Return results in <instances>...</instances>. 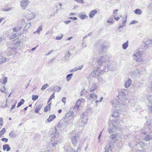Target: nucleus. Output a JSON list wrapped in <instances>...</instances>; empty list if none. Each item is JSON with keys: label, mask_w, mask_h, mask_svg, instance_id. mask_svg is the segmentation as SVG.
<instances>
[{"label": "nucleus", "mask_w": 152, "mask_h": 152, "mask_svg": "<svg viewBox=\"0 0 152 152\" xmlns=\"http://www.w3.org/2000/svg\"><path fill=\"white\" fill-rule=\"evenodd\" d=\"M3 149L4 151L6 150L7 151H8L10 150L11 148L8 144H6L3 145Z\"/></svg>", "instance_id": "nucleus-29"}, {"label": "nucleus", "mask_w": 152, "mask_h": 152, "mask_svg": "<svg viewBox=\"0 0 152 152\" xmlns=\"http://www.w3.org/2000/svg\"><path fill=\"white\" fill-rule=\"evenodd\" d=\"M87 91L86 89H83L82 90L81 92L80 95L82 96L84 94H87Z\"/></svg>", "instance_id": "nucleus-49"}, {"label": "nucleus", "mask_w": 152, "mask_h": 152, "mask_svg": "<svg viewBox=\"0 0 152 152\" xmlns=\"http://www.w3.org/2000/svg\"><path fill=\"white\" fill-rule=\"evenodd\" d=\"M75 116L76 115H74V113L73 111L70 110L66 113L65 118L67 119L70 117H72L73 118H74Z\"/></svg>", "instance_id": "nucleus-15"}, {"label": "nucleus", "mask_w": 152, "mask_h": 152, "mask_svg": "<svg viewBox=\"0 0 152 152\" xmlns=\"http://www.w3.org/2000/svg\"><path fill=\"white\" fill-rule=\"evenodd\" d=\"M21 44V42L20 41H18L16 39H15L11 42V46H12L13 48L16 50L18 48Z\"/></svg>", "instance_id": "nucleus-11"}, {"label": "nucleus", "mask_w": 152, "mask_h": 152, "mask_svg": "<svg viewBox=\"0 0 152 152\" xmlns=\"http://www.w3.org/2000/svg\"><path fill=\"white\" fill-rule=\"evenodd\" d=\"M87 97L90 100H92L93 101H95V103L96 104H97L98 102H101L103 99V98L101 97L99 100H96L97 98V96L96 94L94 93H91L89 96H87Z\"/></svg>", "instance_id": "nucleus-6"}, {"label": "nucleus", "mask_w": 152, "mask_h": 152, "mask_svg": "<svg viewBox=\"0 0 152 152\" xmlns=\"http://www.w3.org/2000/svg\"><path fill=\"white\" fill-rule=\"evenodd\" d=\"M119 100L117 103H115V101L113 104V107H116L118 106L119 107L121 106V105H124V103L125 102L126 98V94L124 93V90H122L120 92L118 95Z\"/></svg>", "instance_id": "nucleus-2"}, {"label": "nucleus", "mask_w": 152, "mask_h": 152, "mask_svg": "<svg viewBox=\"0 0 152 152\" xmlns=\"http://www.w3.org/2000/svg\"><path fill=\"white\" fill-rule=\"evenodd\" d=\"M142 50H141V49H139L137 50L136 53L134 54H137V55H140L141 56V55L142 54Z\"/></svg>", "instance_id": "nucleus-44"}, {"label": "nucleus", "mask_w": 152, "mask_h": 152, "mask_svg": "<svg viewBox=\"0 0 152 152\" xmlns=\"http://www.w3.org/2000/svg\"><path fill=\"white\" fill-rule=\"evenodd\" d=\"M81 117V118L79 120V126L81 127H84L87 123L88 118L83 113Z\"/></svg>", "instance_id": "nucleus-7"}, {"label": "nucleus", "mask_w": 152, "mask_h": 152, "mask_svg": "<svg viewBox=\"0 0 152 152\" xmlns=\"http://www.w3.org/2000/svg\"><path fill=\"white\" fill-rule=\"evenodd\" d=\"M107 49V48L106 46L104 45L102 46L101 47V50H100L99 51V54H103L105 53Z\"/></svg>", "instance_id": "nucleus-22"}, {"label": "nucleus", "mask_w": 152, "mask_h": 152, "mask_svg": "<svg viewBox=\"0 0 152 152\" xmlns=\"http://www.w3.org/2000/svg\"><path fill=\"white\" fill-rule=\"evenodd\" d=\"M112 117H113L115 118H118L119 116V112L117 109L114 110L113 114L112 115Z\"/></svg>", "instance_id": "nucleus-20"}, {"label": "nucleus", "mask_w": 152, "mask_h": 152, "mask_svg": "<svg viewBox=\"0 0 152 152\" xmlns=\"http://www.w3.org/2000/svg\"><path fill=\"white\" fill-rule=\"evenodd\" d=\"M42 25H40L39 27L37 28L36 32L37 33L39 34L40 31L42 30Z\"/></svg>", "instance_id": "nucleus-43"}, {"label": "nucleus", "mask_w": 152, "mask_h": 152, "mask_svg": "<svg viewBox=\"0 0 152 152\" xmlns=\"http://www.w3.org/2000/svg\"><path fill=\"white\" fill-rule=\"evenodd\" d=\"M36 16V14L34 13L31 12L27 13L25 15V18L26 19L30 20L34 18Z\"/></svg>", "instance_id": "nucleus-12"}, {"label": "nucleus", "mask_w": 152, "mask_h": 152, "mask_svg": "<svg viewBox=\"0 0 152 152\" xmlns=\"http://www.w3.org/2000/svg\"><path fill=\"white\" fill-rule=\"evenodd\" d=\"M100 69H101V70H99V68L97 67L93 71L91 74L93 77L97 76H99L100 75L103 74L104 72H107L108 70V67L105 68H104V67H103V68L101 67Z\"/></svg>", "instance_id": "nucleus-5"}, {"label": "nucleus", "mask_w": 152, "mask_h": 152, "mask_svg": "<svg viewBox=\"0 0 152 152\" xmlns=\"http://www.w3.org/2000/svg\"><path fill=\"white\" fill-rule=\"evenodd\" d=\"M18 23L22 26V27L24 26L25 25L24 27V31H26L31 25V22H29L28 23H26L25 19H22L20 22H18Z\"/></svg>", "instance_id": "nucleus-8"}, {"label": "nucleus", "mask_w": 152, "mask_h": 152, "mask_svg": "<svg viewBox=\"0 0 152 152\" xmlns=\"http://www.w3.org/2000/svg\"><path fill=\"white\" fill-rule=\"evenodd\" d=\"M54 94L55 92H54L50 96V98H49L50 99H51V100L53 98L55 97V95H54Z\"/></svg>", "instance_id": "nucleus-61"}, {"label": "nucleus", "mask_w": 152, "mask_h": 152, "mask_svg": "<svg viewBox=\"0 0 152 152\" xmlns=\"http://www.w3.org/2000/svg\"><path fill=\"white\" fill-rule=\"evenodd\" d=\"M137 22L135 20H132L130 23V25L135 24Z\"/></svg>", "instance_id": "nucleus-64"}, {"label": "nucleus", "mask_w": 152, "mask_h": 152, "mask_svg": "<svg viewBox=\"0 0 152 152\" xmlns=\"http://www.w3.org/2000/svg\"><path fill=\"white\" fill-rule=\"evenodd\" d=\"M148 99L149 102L152 103V96H149L148 97Z\"/></svg>", "instance_id": "nucleus-54"}, {"label": "nucleus", "mask_w": 152, "mask_h": 152, "mask_svg": "<svg viewBox=\"0 0 152 152\" xmlns=\"http://www.w3.org/2000/svg\"><path fill=\"white\" fill-rule=\"evenodd\" d=\"M43 104L42 103H40L38 105L35 109L34 112L36 113H38L39 111L41 110Z\"/></svg>", "instance_id": "nucleus-24"}, {"label": "nucleus", "mask_w": 152, "mask_h": 152, "mask_svg": "<svg viewBox=\"0 0 152 152\" xmlns=\"http://www.w3.org/2000/svg\"><path fill=\"white\" fill-rule=\"evenodd\" d=\"M152 44V39H147L146 40L144 41L142 43V45L144 47V49H146L149 46Z\"/></svg>", "instance_id": "nucleus-10"}, {"label": "nucleus", "mask_w": 152, "mask_h": 152, "mask_svg": "<svg viewBox=\"0 0 152 152\" xmlns=\"http://www.w3.org/2000/svg\"><path fill=\"white\" fill-rule=\"evenodd\" d=\"M74 1H77V2L81 4H83L84 3V1L83 0H74Z\"/></svg>", "instance_id": "nucleus-56"}, {"label": "nucleus", "mask_w": 152, "mask_h": 152, "mask_svg": "<svg viewBox=\"0 0 152 152\" xmlns=\"http://www.w3.org/2000/svg\"><path fill=\"white\" fill-rule=\"evenodd\" d=\"M91 34H92V33H90L88 34V35H86L83 38H87L88 37H90L91 36Z\"/></svg>", "instance_id": "nucleus-62"}, {"label": "nucleus", "mask_w": 152, "mask_h": 152, "mask_svg": "<svg viewBox=\"0 0 152 152\" xmlns=\"http://www.w3.org/2000/svg\"><path fill=\"white\" fill-rule=\"evenodd\" d=\"M109 57L106 56H102L97 61V63L99 66H101V67L103 68H108V70H111L110 67H112V65L109 66Z\"/></svg>", "instance_id": "nucleus-1"}, {"label": "nucleus", "mask_w": 152, "mask_h": 152, "mask_svg": "<svg viewBox=\"0 0 152 152\" xmlns=\"http://www.w3.org/2000/svg\"><path fill=\"white\" fill-rule=\"evenodd\" d=\"M1 140L3 141H5L6 142H7L8 140V139L7 138H3L1 139Z\"/></svg>", "instance_id": "nucleus-59"}, {"label": "nucleus", "mask_w": 152, "mask_h": 152, "mask_svg": "<svg viewBox=\"0 0 152 152\" xmlns=\"http://www.w3.org/2000/svg\"><path fill=\"white\" fill-rule=\"evenodd\" d=\"M6 132L5 129L4 128L2 129L1 130L0 132V136L4 134Z\"/></svg>", "instance_id": "nucleus-52"}, {"label": "nucleus", "mask_w": 152, "mask_h": 152, "mask_svg": "<svg viewBox=\"0 0 152 152\" xmlns=\"http://www.w3.org/2000/svg\"><path fill=\"white\" fill-rule=\"evenodd\" d=\"M73 75V74H70L66 76V79L67 81H69L72 79V76Z\"/></svg>", "instance_id": "nucleus-40"}, {"label": "nucleus", "mask_w": 152, "mask_h": 152, "mask_svg": "<svg viewBox=\"0 0 152 152\" xmlns=\"http://www.w3.org/2000/svg\"><path fill=\"white\" fill-rule=\"evenodd\" d=\"M19 24H20L18 23ZM22 28V26L20 25H18V26L17 28L15 27L13 28V31L14 32H17L20 29Z\"/></svg>", "instance_id": "nucleus-31"}, {"label": "nucleus", "mask_w": 152, "mask_h": 152, "mask_svg": "<svg viewBox=\"0 0 152 152\" xmlns=\"http://www.w3.org/2000/svg\"><path fill=\"white\" fill-rule=\"evenodd\" d=\"M148 108L150 112H152V107L151 106H148Z\"/></svg>", "instance_id": "nucleus-60"}, {"label": "nucleus", "mask_w": 152, "mask_h": 152, "mask_svg": "<svg viewBox=\"0 0 152 152\" xmlns=\"http://www.w3.org/2000/svg\"><path fill=\"white\" fill-rule=\"evenodd\" d=\"M152 139V131L151 132L150 134L147 135L145 137V140L147 141H148Z\"/></svg>", "instance_id": "nucleus-28"}, {"label": "nucleus", "mask_w": 152, "mask_h": 152, "mask_svg": "<svg viewBox=\"0 0 152 152\" xmlns=\"http://www.w3.org/2000/svg\"><path fill=\"white\" fill-rule=\"evenodd\" d=\"M86 17H88V16L85 15H81L79 16L80 18L82 20L84 19Z\"/></svg>", "instance_id": "nucleus-53"}, {"label": "nucleus", "mask_w": 152, "mask_h": 152, "mask_svg": "<svg viewBox=\"0 0 152 152\" xmlns=\"http://www.w3.org/2000/svg\"><path fill=\"white\" fill-rule=\"evenodd\" d=\"M49 85L48 84H44L42 87L41 89L42 90H45L47 88L49 87Z\"/></svg>", "instance_id": "nucleus-50"}, {"label": "nucleus", "mask_w": 152, "mask_h": 152, "mask_svg": "<svg viewBox=\"0 0 152 152\" xmlns=\"http://www.w3.org/2000/svg\"><path fill=\"white\" fill-rule=\"evenodd\" d=\"M118 121L117 119H113L111 122V124H110V126L108 127V129L110 133L115 132V131L119 130L121 128V126L119 125Z\"/></svg>", "instance_id": "nucleus-4"}, {"label": "nucleus", "mask_w": 152, "mask_h": 152, "mask_svg": "<svg viewBox=\"0 0 152 152\" xmlns=\"http://www.w3.org/2000/svg\"><path fill=\"white\" fill-rule=\"evenodd\" d=\"M29 3V0H22L20 1V6L22 9L25 10Z\"/></svg>", "instance_id": "nucleus-13"}, {"label": "nucleus", "mask_w": 152, "mask_h": 152, "mask_svg": "<svg viewBox=\"0 0 152 152\" xmlns=\"http://www.w3.org/2000/svg\"><path fill=\"white\" fill-rule=\"evenodd\" d=\"M6 60V59L3 57H0V64H3L5 63Z\"/></svg>", "instance_id": "nucleus-42"}, {"label": "nucleus", "mask_w": 152, "mask_h": 152, "mask_svg": "<svg viewBox=\"0 0 152 152\" xmlns=\"http://www.w3.org/2000/svg\"><path fill=\"white\" fill-rule=\"evenodd\" d=\"M66 98L65 97H64L62 98V102L64 103V104H65L66 101Z\"/></svg>", "instance_id": "nucleus-58"}, {"label": "nucleus", "mask_w": 152, "mask_h": 152, "mask_svg": "<svg viewBox=\"0 0 152 152\" xmlns=\"http://www.w3.org/2000/svg\"><path fill=\"white\" fill-rule=\"evenodd\" d=\"M51 141L52 142V145L53 147H56V145L60 142L61 139L59 136L57 129H55L51 134Z\"/></svg>", "instance_id": "nucleus-3"}, {"label": "nucleus", "mask_w": 152, "mask_h": 152, "mask_svg": "<svg viewBox=\"0 0 152 152\" xmlns=\"http://www.w3.org/2000/svg\"><path fill=\"white\" fill-rule=\"evenodd\" d=\"M97 11L96 10L91 11L89 14V17L90 18H92L97 13Z\"/></svg>", "instance_id": "nucleus-25"}, {"label": "nucleus", "mask_w": 152, "mask_h": 152, "mask_svg": "<svg viewBox=\"0 0 152 152\" xmlns=\"http://www.w3.org/2000/svg\"><path fill=\"white\" fill-rule=\"evenodd\" d=\"M84 100L85 99H79L76 102L75 104L73 107V109L76 110H77L79 107L81 101H84Z\"/></svg>", "instance_id": "nucleus-16"}, {"label": "nucleus", "mask_w": 152, "mask_h": 152, "mask_svg": "<svg viewBox=\"0 0 152 152\" xmlns=\"http://www.w3.org/2000/svg\"><path fill=\"white\" fill-rule=\"evenodd\" d=\"M77 151H75V150L70 146H68L66 150V152H77Z\"/></svg>", "instance_id": "nucleus-32"}, {"label": "nucleus", "mask_w": 152, "mask_h": 152, "mask_svg": "<svg viewBox=\"0 0 152 152\" xmlns=\"http://www.w3.org/2000/svg\"><path fill=\"white\" fill-rule=\"evenodd\" d=\"M98 79L99 81L101 82H103L104 81V80L103 78L101 77L100 76L98 77Z\"/></svg>", "instance_id": "nucleus-57"}, {"label": "nucleus", "mask_w": 152, "mask_h": 152, "mask_svg": "<svg viewBox=\"0 0 152 152\" xmlns=\"http://www.w3.org/2000/svg\"><path fill=\"white\" fill-rule=\"evenodd\" d=\"M112 146L113 145H112V143H109L104 148V152H111L112 149L113 148Z\"/></svg>", "instance_id": "nucleus-18"}, {"label": "nucleus", "mask_w": 152, "mask_h": 152, "mask_svg": "<svg viewBox=\"0 0 152 152\" xmlns=\"http://www.w3.org/2000/svg\"><path fill=\"white\" fill-rule=\"evenodd\" d=\"M51 150L50 148L47 147L45 148L42 149L41 152H51Z\"/></svg>", "instance_id": "nucleus-36"}, {"label": "nucleus", "mask_w": 152, "mask_h": 152, "mask_svg": "<svg viewBox=\"0 0 152 152\" xmlns=\"http://www.w3.org/2000/svg\"><path fill=\"white\" fill-rule=\"evenodd\" d=\"M78 138V134L75 135H73L71 137V140L72 144L76 146L77 143V139Z\"/></svg>", "instance_id": "nucleus-17"}, {"label": "nucleus", "mask_w": 152, "mask_h": 152, "mask_svg": "<svg viewBox=\"0 0 152 152\" xmlns=\"http://www.w3.org/2000/svg\"><path fill=\"white\" fill-rule=\"evenodd\" d=\"M83 65H82L80 66H77L76 67L74 68V71H76L78 70H81L83 67Z\"/></svg>", "instance_id": "nucleus-38"}, {"label": "nucleus", "mask_w": 152, "mask_h": 152, "mask_svg": "<svg viewBox=\"0 0 152 152\" xmlns=\"http://www.w3.org/2000/svg\"><path fill=\"white\" fill-rule=\"evenodd\" d=\"M51 103H50L44 109V111L45 112H47L48 110H50V107Z\"/></svg>", "instance_id": "nucleus-35"}, {"label": "nucleus", "mask_w": 152, "mask_h": 152, "mask_svg": "<svg viewBox=\"0 0 152 152\" xmlns=\"http://www.w3.org/2000/svg\"><path fill=\"white\" fill-rule=\"evenodd\" d=\"M134 59L136 61L140 62L142 61L143 59L141 56L137 54H134L133 56Z\"/></svg>", "instance_id": "nucleus-19"}, {"label": "nucleus", "mask_w": 152, "mask_h": 152, "mask_svg": "<svg viewBox=\"0 0 152 152\" xmlns=\"http://www.w3.org/2000/svg\"><path fill=\"white\" fill-rule=\"evenodd\" d=\"M98 88L97 84L96 83H94L91 86L90 88V91L92 92L94 91L95 90L97 89Z\"/></svg>", "instance_id": "nucleus-21"}, {"label": "nucleus", "mask_w": 152, "mask_h": 152, "mask_svg": "<svg viewBox=\"0 0 152 152\" xmlns=\"http://www.w3.org/2000/svg\"><path fill=\"white\" fill-rule=\"evenodd\" d=\"M125 26V24H123L122 25H121V24H120V25L119 26V29L121 28H122L124 26Z\"/></svg>", "instance_id": "nucleus-63"}, {"label": "nucleus", "mask_w": 152, "mask_h": 152, "mask_svg": "<svg viewBox=\"0 0 152 152\" xmlns=\"http://www.w3.org/2000/svg\"><path fill=\"white\" fill-rule=\"evenodd\" d=\"M152 122V120H149L147 121L145 124V125L146 126V127H145L144 129H142L145 130V132H143V133L144 134H146L147 133H149L150 132L149 130H151V128H150L148 127V126H150V125H151Z\"/></svg>", "instance_id": "nucleus-9"}, {"label": "nucleus", "mask_w": 152, "mask_h": 152, "mask_svg": "<svg viewBox=\"0 0 152 152\" xmlns=\"http://www.w3.org/2000/svg\"><path fill=\"white\" fill-rule=\"evenodd\" d=\"M145 143L141 141H140L137 143L136 144L135 146H137L138 148V149L139 148H142L145 145Z\"/></svg>", "instance_id": "nucleus-23"}, {"label": "nucleus", "mask_w": 152, "mask_h": 152, "mask_svg": "<svg viewBox=\"0 0 152 152\" xmlns=\"http://www.w3.org/2000/svg\"><path fill=\"white\" fill-rule=\"evenodd\" d=\"M70 55V53L69 52H68V53L65 55L64 58L66 59V60L69 59Z\"/></svg>", "instance_id": "nucleus-48"}, {"label": "nucleus", "mask_w": 152, "mask_h": 152, "mask_svg": "<svg viewBox=\"0 0 152 152\" xmlns=\"http://www.w3.org/2000/svg\"><path fill=\"white\" fill-rule=\"evenodd\" d=\"M9 136L12 138H15L16 137V134L14 132H11L9 134Z\"/></svg>", "instance_id": "nucleus-34"}, {"label": "nucleus", "mask_w": 152, "mask_h": 152, "mask_svg": "<svg viewBox=\"0 0 152 152\" xmlns=\"http://www.w3.org/2000/svg\"><path fill=\"white\" fill-rule=\"evenodd\" d=\"M128 46V41L127 40L125 43L122 45L123 48L124 49H126Z\"/></svg>", "instance_id": "nucleus-37"}, {"label": "nucleus", "mask_w": 152, "mask_h": 152, "mask_svg": "<svg viewBox=\"0 0 152 152\" xmlns=\"http://www.w3.org/2000/svg\"><path fill=\"white\" fill-rule=\"evenodd\" d=\"M15 50L13 48L12 46L9 47L7 50V52L8 53V55L9 56L15 55L16 53V52Z\"/></svg>", "instance_id": "nucleus-14"}, {"label": "nucleus", "mask_w": 152, "mask_h": 152, "mask_svg": "<svg viewBox=\"0 0 152 152\" xmlns=\"http://www.w3.org/2000/svg\"><path fill=\"white\" fill-rule=\"evenodd\" d=\"M21 35L20 33L16 32V33H12V38H16L18 36H20Z\"/></svg>", "instance_id": "nucleus-39"}, {"label": "nucleus", "mask_w": 152, "mask_h": 152, "mask_svg": "<svg viewBox=\"0 0 152 152\" xmlns=\"http://www.w3.org/2000/svg\"><path fill=\"white\" fill-rule=\"evenodd\" d=\"M143 73L142 71H140L139 70L136 69L133 72V74L134 75L138 76L140 74H142Z\"/></svg>", "instance_id": "nucleus-27"}, {"label": "nucleus", "mask_w": 152, "mask_h": 152, "mask_svg": "<svg viewBox=\"0 0 152 152\" xmlns=\"http://www.w3.org/2000/svg\"><path fill=\"white\" fill-rule=\"evenodd\" d=\"M5 90V88L4 86H2L1 88L0 91L3 93L4 92Z\"/></svg>", "instance_id": "nucleus-55"}, {"label": "nucleus", "mask_w": 152, "mask_h": 152, "mask_svg": "<svg viewBox=\"0 0 152 152\" xmlns=\"http://www.w3.org/2000/svg\"><path fill=\"white\" fill-rule=\"evenodd\" d=\"M134 12L136 14L140 15L142 13V12L139 9H137L134 11Z\"/></svg>", "instance_id": "nucleus-33"}, {"label": "nucleus", "mask_w": 152, "mask_h": 152, "mask_svg": "<svg viewBox=\"0 0 152 152\" xmlns=\"http://www.w3.org/2000/svg\"><path fill=\"white\" fill-rule=\"evenodd\" d=\"M54 88L55 91L57 92H59L61 89V88L60 87L57 86L54 87Z\"/></svg>", "instance_id": "nucleus-45"}, {"label": "nucleus", "mask_w": 152, "mask_h": 152, "mask_svg": "<svg viewBox=\"0 0 152 152\" xmlns=\"http://www.w3.org/2000/svg\"><path fill=\"white\" fill-rule=\"evenodd\" d=\"M113 18L109 17L108 18L107 22L108 23H113Z\"/></svg>", "instance_id": "nucleus-46"}, {"label": "nucleus", "mask_w": 152, "mask_h": 152, "mask_svg": "<svg viewBox=\"0 0 152 152\" xmlns=\"http://www.w3.org/2000/svg\"><path fill=\"white\" fill-rule=\"evenodd\" d=\"M131 83V80L129 78L128 79L125 83V87L126 88H128L130 86Z\"/></svg>", "instance_id": "nucleus-26"}, {"label": "nucleus", "mask_w": 152, "mask_h": 152, "mask_svg": "<svg viewBox=\"0 0 152 152\" xmlns=\"http://www.w3.org/2000/svg\"><path fill=\"white\" fill-rule=\"evenodd\" d=\"M38 96L37 95H32V99L33 101H35L38 98Z\"/></svg>", "instance_id": "nucleus-47"}, {"label": "nucleus", "mask_w": 152, "mask_h": 152, "mask_svg": "<svg viewBox=\"0 0 152 152\" xmlns=\"http://www.w3.org/2000/svg\"><path fill=\"white\" fill-rule=\"evenodd\" d=\"M3 79L2 83L5 85L7 80V77H3Z\"/></svg>", "instance_id": "nucleus-51"}, {"label": "nucleus", "mask_w": 152, "mask_h": 152, "mask_svg": "<svg viewBox=\"0 0 152 152\" xmlns=\"http://www.w3.org/2000/svg\"><path fill=\"white\" fill-rule=\"evenodd\" d=\"M56 117V116L54 115H50L48 118L47 119V121L48 122H50L53 120Z\"/></svg>", "instance_id": "nucleus-30"}, {"label": "nucleus", "mask_w": 152, "mask_h": 152, "mask_svg": "<svg viewBox=\"0 0 152 152\" xmlns=\"http://www.w3.org/2000/svg\"><path fill=\"white\" fill-rule=\"evenodd\" d=\"M25 101L23 99H21L20 101L18 102L17 107H18L20 106H21L22 104H23Z\"/></svg>", "instance_id": "nucleus-41"}]
</instances>
